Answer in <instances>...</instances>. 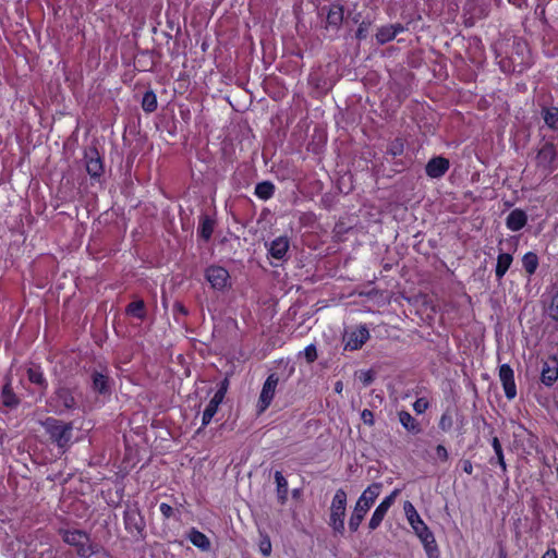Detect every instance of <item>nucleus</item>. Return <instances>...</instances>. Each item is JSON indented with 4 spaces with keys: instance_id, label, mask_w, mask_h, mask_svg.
Instances as JSON below:
<instances>
[{
    "instance_id": "43",
    "label": "nucleus",
    "mask_w": 558,
    "mask_h": 558,
    "mask_svg": "<svg viewBox=\"0 0 558 558\" xmlns=\"http://www.w3.org/2000/svg\"><path fill=\"white\" fill-rule=\"evenodd\" d=\"M495 456H496V458H492L489 460V463L492 465L498 464L500 466L501 471L506 472L507 465H506V461H505L504 451L497 452V453H495Z\"/></svg>"
},
{
    "instance_id": "42",
    "label": "nucleus",
    "mask_w": 558,
    "mask_h": 558,
    "mask_svg": "<svg viewBox=\"0 0 558 558\" xmlns=\"http://www.w3.org/2000/svg\"><path fill=\"white\" fill-rule=\"evenodd\" d=\"M549 316L555 322H558V288L551 296L549 305Z\"/></svg>"
},
{
    "instance_id": "46",
    "label": "nucleus",
    "mask_w": 558,
    "mask_h": 558,
    "mask_svg": "<svg viewBox=\"0 0 558 558\" xmlns=\"http://www.w3.org/2000/svg\"><path fill=\"white\" fill-rule=\"evenodd\" d=\"M305 357L308 362H314L317 359V351L314 344L305 348Z\"/></svg>"
},
{
    "instance_id": "51",
    "label": "nucleus",
    "mask_w": 558,
    "mask_h": 558,
    "mask_svg": "<svg viewBox=\"0 0 558 558\" xmlns=\"http://www.w3.org/2000/svg\"><path fill=\"white\" fill-rule=\"evenodd\" d=\"M275 478L277 482V488H284L287 486V480L283 477L281 472L277 471L275 474Z\"/></svg>"
},
{
    "instance_id": "17",
    "label": "nucleus",
    "mask_w": 558,
    "mask_h": 558,
    "mask_svg": "<svg viewBox=\"0 0 558 558\" xmlns=\"http://www.w3.org/2000/svg\"><path fill=\"white\" fill-rule=\"evenodd\" d=\"M407 140L402 136H396L390 140L386 147V156L391 157L395 167L405 168V163L399 159L405 151Z\"/></svg>"
},
{
    "instance_id": "2",
    "label": "nucleus",
    "mask_w": 558,
    "mask_h": 558,
    "mask_svg": "<svg viewBox=\"0 0 558 558\" xmlns=\"http://www.w3.org/2000/svg\"><path fill=\"white\" fill-rule=\"evenodd\" d=\"M43 426L52 444L64 450L70 446L72 439L73 425L71 422H63L54 417H47Z\"/></svg>"
},
{
    "instance_id": "5",
    "label": "nucleus",
    "mask_w": 558,
    "mask_h": 558,
    "mask_svg": "<svg viewBox=\"0 0 558 558\" xmlns=\"http://www.w3.org/2000/svg\"><path fill=\"white\" fill-rule=\"evenodd\" d=\"M345 507L347 495L344 490H338L331 502L329 525L340 535L344 533Z\"/></svg>"
},
{
    "instance_id": "25",
    "label": "nucleus",
    "mask_w": 558,
    "mask_h": 558,
    "mask_svg": "<svg viewBox=\"0 0 558 558\" xmlns=\"http://www.w3.org/2000/svg\"><path fill=\"white\" fill-rule=\"evenodd\" d=\"M513 263V256L510 253H499L497 256V263L495 266V276L498 282H500L509 268Z\"/></svg>"
},
{
    "instance_id": "22",
    "label": "nucleus",
    "mask_w": 558,
    "mask_h": 558,
    "mask_svg": "<svg viewBox=\"0 0 558 558\" xmlns=\"http://www.w3.org/2000/svg\"><path fill=\"white\" fill-rule=\"evenodd\" d=\"M529 217L525 210L521 208L512 209L506 218V227L512 232L522 230L527 223Z\"/></svg>"
},
{
    "instance_id": "26",
    "label": "nucleus",
    "mask_w": 558,
    "mask_h": 558,
    "mask_svg": "<svg viewBox=\"0 0 558 558\" xmlns=\"http://www.w3.org/2000/svg\"><path fill=\"white\" fill-rule=\"evenodd\" d=\"M398 418H399L400 424L403 426V428L407 432H409L413 435L421 433L422 428H421L418 421L416 418H414L410 412H408L405 410L399 411Z\"/></svg>"
},
{
    "instance_id": "30",
    "label": "nucleus",
    "mask_w": 558,
    "mask_h": 558,
    "mask_svg": "<svg viewBox=\"0 0 558 558\" xmlns=\"http://www.w3.org/2000/svg\"><path fill=\"white\" fill-rule=\"evenodd\" d=\"M522 267L529 277L533 276L539 265V258L535 252H526L522 256Z\"/></svg>"
},
{
    "instance_id": "59",
    "label": "nucleus",
    "mask_w": 558,
    "mask_h": 558,
    "mask_svg": "<svg viewBox=\"0 0 558 558\" xmlns=\"http://www.w3.org/2000/svg\"><path fill=\"white\" fill-rule=\"evenodd\" d=\"M221 0H217V2L214 3L215 7H218L220 4Z\"/></svg>"
},
{
    "instance_id": "53",
    "label": "nucleus",
    "mask_w": 558,
    "mask_h": 558,
    "mask_svg": "<svg viewBox=\"0 0 558 558\" xmlns=\"http://www.w3.org/2000/svg\"><path fill=\"white\" fill-rule=\"evenodd\" d=\"M542 558H558L556 549H547Z\"/></svg>"
},
{
    "instance_id": "44",
    "label": "nucleus",
    "mask_w": 558,
    "mask_h": 558,
    "mask_svg": "<svg viewBox=\"0 0 558 558\" xmlns=\"http://www.w3.org/2000/svg\"><path fill=\"white\" fill-rule=\"evenodd\" d=\"M361 420L365 425L373 426L375 424L374 413L368 410L364 409L361 413Z\"/></svg>"
},
{
    "instance_id": "35",
    "label": "nucleus",
    "mask_w": 558,
    "mask_h": 558,
    "mask_svg": "<svg viewBox=\"0 0 558 558\" xmlns=\"http://www.w3.org/2000/svg\"><path fill=\"white\" fill-rule=\"evenodd\" d=\"M375 38L378 45H385L387 43L392 41L396 37L393 36V32L390 25H383L378 27Z\"/></svg>"
},
{
    "instance_id": "33",
    "label": "nucleus",
    "mask_w": 558,
    "mask_h": 558,
    "mask_svg": "<svg viewBox=\"0 0 558 558\" xmlns=\"http://www.w3.org/2000/svg\"><path fill=\"white\" fill-rule=\"evenodd\" d=\"M125 526L132 534H141L143 521L137 513L129 511L125 513Z\"/></svg>"
},
{
    "instance_id": "9",
    "label": "nucleus",
    "mask_w": 558,
    "mask_h": 558,
    "mask_svg": "<svg viewBox=\"0 0 558 558\" xmlns=\"http://www.w3.org/2000/svg\"><path fill=\"white\" fill-rule=\"evenodd\" d=\"M279 384V376L277 373H271L263 384L262 391L257 401V412L260 414L265 412L271 404L277 386Z\"/></svg>"
},
{
    "instance_id": "1",
    "label": "nucleus",
    "mask_w": 558,
    "mask_h": 558,
    "mask_svg": "<svg viewBox=\"0 0 558 558\" xmlns=\"http://www.w3.org/2000/svg\"><path fill=\"white\" fill-rule=\"evenodd\" d=\"M403 509L409 524L422 542L427 556L429 558H437L438 546L436 544L435 537L428 526L422 521L414 506L410 501H405Z\"/></svg>"
},
{
    "instance_id": "19",
    "label": "nucleus",
    "mask_w": 558,
    "mask_h": 558,
    "mask_svg": "<svg viewBox=\"0 0 558 558\" xmlns=\"http://www.w3.org/2000/svg\"><path fill=\"white\" fill-rule=\"evenodd\" d=\"M558 379V359L555 355L548 356L542 363L541 381L545 386H553Z\"/></svg>"
},
{
    "instance_id": "60",
    "label": "nucleus",
    "mask_w": 558,
    "mask_h": 558,
    "mask_svg": "<svg viewBox=\"0 0 558 558\" xmlns=\"http://www.w3.org/2000/svg\"><path fill=\"white\" fill-rule=\"evenodd\" d=\"M500 558H506V554H505V553H501V554H500Z\"/></svg>"
},
{
    "instance_id": "41",
    "label": "nucleus",
    "mask_w": 558,
    "mask_h": 558,
    "mask_svg": "<svg viewBox=\"0 0 558 558\" xmlns=\"http://www.w3.org/2000/svg\"><path fill=\"white\" fill-rule=\"evenodd\" d=\"M429 408V401L422 397L417 398L413 403V410L416 414H423L425 413Z\"/></svg>"
},
{
    "instance_id": "3",
    "label": "nucleus",
    "mask_w": 558,
    "mask_h": 558,
    "mask_svg": "<svg viewBox=\"0 0 558 558\" xmlns=\"http://www.w3.org/2000/svg\"><path fill=\"white\" fill-rule=\"evenodd\" d=\"M60 533L63 541L75 547L81 557L87 558L96 553V546L90 543L89 537L85 532L80 530H61Z\"/></svg>"
},
{
    "instance_id": "24",
    "label": "nucleus",
    "mask_w": 558,
    "mask_h": 558,
    "mask_svg": "<svg viewBox=\"0 0 558 558\" xmlns=\"http://www.w3.org/2000/svg\"><path fill=\"white\" fill-rule=\"evenodd\" d=\"M216 226V220L209 215H202L199 217L197 234L204 241L208 242L211 239Z\"/></svg>"
},
{
    "instance_id": "21",
    "label": "nucleus",
    "mask_w": 558,
    "mask_h": 558,
    "mask_svg": "<svg viewBox=\"0 0 558 558\" xmlns=\"http://www.w3.org/2000/svg\"><path fill=\"white\" fill-rule=\"evenodd\" d=\"M26 376L31 384L35 385L40 395H45L48 389V380L40 365L32 364L26 369Z\"/></svg>"
},
{
    "instance_id": "13",
    "label": "nucleus",
    "mask_w": 558,
    "mask_h": 558,
    "mask_svg": "<svg viewBox=\"0 0 558 558\" xmlns=\"http://www.w3.org/2000/svg\"><path fill=\"white\" fill-rule=\"evenodd\" d=\"M510 57L519 66H522V72L532 65L531 51L525 40L515 39L513 41Z\"/></svg>"
},
{
    "instance_id": "39",
    "label": "nucleus",
    "mask_w": 558,
    "mask_h": 558,
    "mask_svg": "<svg viewBox=\"0 0 558 558\" xmlns=\"http://www.w3.org/2000/svg\"><path fill=\"white\" fill-rule=\"evenodd\" d=\"M372 25L371 20H363L361 23H359V26L355 31V38L359 41L365 40L368 37V31Z\"/></svg>"
},
{
    "instance_id": "28",
    "label": "nucleus",
    "mask_w": 558,
    "mask_h": 558,
    "mask_svg": "<svg viewBox=\"0 0 558 558\" xmlns=\"http://www.w3.org/2000/svg\"><path fill=\"white\" fill-rule=\"evenodd\" d=\"M390 507V500L389 499H385L384 501H381L377 508L375 509V511L373 512V515L369 520V523H368V526L371 530H375L377 529L383 519L385 518L388 509Z\"/></svg>"
},
{
    "instance_id": "20",
    "label": "nucleus",
    "mask_w": 558,
    "mask_h": 558,
    "mask_svg": "<svg viewBox=\"0 0 558 558\" xmlns=\"http://www.w3.org/2000/svg\"><path fill=\"white\" fill-rule=\"evenodd\" d=\"M344 16V7L340 3H332L327 10L325 22L326 29L339 31Z\"/></svg>"
},
{
    "instance_id": "49",
    "label": "nucleus",
    "mask_w": 558,
    "mask_h": 558,
    "mask_svg": "<svg viewBox=\"0 0 558 558\" xmlns=\"http://www.w3.org/2000/svg\"><path fill=\"white\" fill-rule=\"evenodd\" d=\"M389 25L393 32L395 37H397L401 33H404L408 29L407 26L403 25L402 23H395V24H389Z\"/></svg>"
},
{
    "instance_id": "50",
    "label": "nucleus",
    "mask_w": 558,
    "mask_h": 558,
    "mask_svg": "<svg viewBox=\"0 0 558 558\" xmlns=\"http://www.w3.org/2000/svg\"><path fill=\"white\" fill-rule=\"evenodd\" d=\"M159 509H160V512L162 513V515L165 518H170L173 513V509L170 505L168 504H165L162 502L160 506H159Z\"/></svg>"
},
{
    "instance_id": "37",
    "label": "nucleus",
    "mask_w": 558,
    "mask_h": 558,
    "mask_svg": "<svg viewBox=\"0 0 558 558\" xmlns=\"http://www.w3.org/2000/svg\"><path fill=\"white\" fill-rule=\"evenodd\" d=\"M453 426V411L448 408L446 409L438 422V427L441 432L447 433L450 432Z\"/></svg>"
},
{
    "instance_id": "7",
    "label": "nucleus",
    "mask_w": 558,
    "mask_h": 558,
    "mask_svg": "<svg viewBox=\"0 0 558 558\" xmlns=\"http://www.w3.org/2000/svg\"><path fill=\"white\" fill-rule=\"evenodd\" d=\"M371 338L369 329L365 324H360L343 336L344 350L356 351L360 350Z\"/></svg>"
},
{
    "instance_id": "54",
    "label": "nucleus",
    "mask_w": 558,
    "mask_h": 558,
    "mask_svg": "<svg viewBox=\"0 0 558 558\" xmlns=\"http://www.w3.org/2000/svg\"><path fill=\"white\" fill-rule=\"evenodd\" d=\"M287 493L288 490H278V499L280 502H284L287 499Z\"/></svg>"
},
{
    "instance_id": "10",
    "label": "nucleus",
    "mask_w": 558,
    "mask_h": 558,
    "mask_svg": "<svg viewBox=\"0 0 558 558\" xmlns=\"http://www.w3.org/2000/svg\"><path fill=\"white\" fill-rule=\"evenodd\" d=\"M54 405V411L62 413L64 411L74 410L76 408V400L71 388L62 386L56 389L51 397L50 405Z\"/></svg>"
},
{
    "instance_id": "23",
    "label": "nucleus",
    "mask_w": 558,
    "mask_h": 558,
    "mask_svg": "<svg viewBox=\"0 0 558 558\" xmlns=\"http://www.w3.org/2000/svg\"><path fill=\"white\" fill-rule=\"evenodd\" d=\"M290 241L288 236L281 235L274 239L269 245V255L275 259H283L289 251Z\"/></svg>"
},
{
    "instance_id": "61",
    "label": "nucleus",
    "mask_w": 558,
    "mask_h": 558,
    "mask_svg": "<svg viewBox=\"0 0 558 558\" xmlns=\"http://www.w3.org/2000/svg\"><path fill=\"white\" fill-rule=\"evenodd\" d=\"M298 493H299V490H294V495H293V496H294L295 498L298 497Z\"/></svg>"
},
{
    "instance_id": "15",
    "label": "nucleus",
    "mask_w": 558,
    "mask_h": 558,
    "mask_svg": "<svg viewBox=\"0 0 558 558\" xmlns=\"http://www.w3.org/2000/svg\"><path fill=\"white\" fill-rule=\"evenodd\" d=\"M498 376L501 381L506 398L508 400L514 399L517 397V385L512 367L509 364L500 365Z\"/></svg>"
},
{
    "instance_id": "55",
    "label": "nucleus",
    "mask_w": 558,
    "mask_h": 558,
    "mask_svg": "<svg viewBox=\"0 0 558 558\" xmlns=\"http://www.w3.org/2000/svg\"><path fill=\"white\" fill-rule=\"evenodd\" d=\"M381 487H383V485L380 483H372L366 488L377 489V488H381Z\"/></svg>"
},
{
    "instance_id": "4",
    "label": "nucleus",
    "mask_w": 558,
    "mask_h": 558,
    "mask_svg": "<svg viewBox=\"0 0 558 558\" xmlns=\"http://www.w3.org/2000/svg\"><path fill=\"white\" fill-rule=\"evenodd\" d=\"M558 154L556 145L553 142H546L537 150L535 156L536 168L546 175L553 173L557 167Z\"/></svg>"
},
{
    "instance_id": "56",
    "label": "nucleus",
    "mask_w": 558,
    "mask_h": 558,
    "mask_svg": "<svg viewBox=\"0 0 558 558\" xmlns=\"http://www.w3.org/2000/svg\"><path fill=\"white\" fill-rule=\"evenodd\" d=\"M335 389L337 392H340L342 390V383L341 381L336 383Z\"/></svg>"
},
{
    "instance_id": "31",
    "label": "nucleus",
    "mask_w": 558,
    "mask_h": 558,
    "mask_svg": "<svg viewBox=\"0 0 558 558\" xmlns=\"http://www.w3.org/2000/svg\"><path fill=\"white\" fill-rule=\"evenodd\" d=\"M542 118L545 124L553 131H558V107H544Z\"/></svg>"
},
{
    "instance_id": "32",
    "label": "nucleus",
    "mask_w": 558,
    "mask_h": 558,
    "mask_svg": "<svg viewBox=\"0 0 558 558\" xmlns=\"http://www.w3.org/2000/svg\"><path fill=\"white\" fill-rule=\"evenodd\" d=\"M190 542L202 550H208L210 548L209 538L196 529H192L189 533Z\"/></svg>"
},
{
    "instance_id": "14",
    "label": "nucleus",
    "mask_w": 558,
    "mask_h": 558,
    "mask_svg": "<svg viewBox=\"0 0 558 558\" xmlns=\"http://www.w3.org/2000/svg\"><path fill=\"white\" fill-rule=\"evenodd\" d=\"M86 171L92 179H99L104 172V161L96 147H89L85 151Z\"/></svg>"
},
{
    "instance_id": "29",
    "label": "nucleus",
    "mask_w": 558,
    "mask_h": 558,
    "mask_svg": "<svg viewBox=\"0 0 558 558\" xmlns=\"http://www.w3.org/2000/svg\"><path fill=\"white\" fill-rule=\"evenodd\" d=\"M125 314L140 320H144L147 316L145 302L140 299L129 303L125 307Z\"/></svg>"
},
{
    "instance_id": "6",
    "label": "nucleus",
    "mask_w": 558,
    "mask_h": 558,
    "mask_svg": "<svg viewBox=\"0 0 558 558\" xmlns=\"http://www.w3.org/2000/svg\"><path fill=\"white\" fill-rule=\"evenodd\" d=\"M376 495L373 494V490H364L362 496L356 501L354 510L349 520V529L352 532H356L361 522L363 521L365 514L374 504Z\"/></svg>"
},
{
    "instance_id": "48",
    "label": "nucleus",
    "mask_w": 558,
    "mask_h": 558,
    "mask_svg": "<svg viewBox=\"0 0 558 558\" xmlns=\"http://www.w3.org/2000/svg\"><path fill=\"white\" fill-rule=\"evenodd\" d=\"M460 468H461V470H462L464 473H466V474H469V475H471V474H472V472H473V464H472V462H471L470 460H468V459H464V460H461V461H460Z\"/></svg>"
},
{
    "instance_id": "52",
    "label": "nucleus",
    "mask_w": 558,
    "mask_h": 558,
    "mask_svg": "<svg viewBox=\"0 0 558 558\" xmlns=\"http://www.w3.org/2000/svg\"><path fill=\"white\" fill-rule=\"evenodd\" d=\"M492 447H493L495 453L504 451L502 450V446L500 444V440L498 439L497 436L493 437V439H492Z\"/></svg>"
},
{
    "instance_id": "27",
    "label": "nucleus",
    "mask_w": 558,
    "mask_h": 558,
    "mask_svg": "<svg viewBox=\"0 0 558 558\" xmlns=\"http://www.w3.org/2000/svg\"><path fill=\"white\" fill-rule=\"evenodd\" d=\"M276 186L271 181H262L255 185L254 194L262 201H268L274 197Z\"/></svg>"
},
{
    "instance_id": "62",
    "label": "nucleus",
    "mask_w": 558,
    "mask_h": 558,
    "mask_svg": "<svg viewBox=\"0 0 558 558\" xmlns=\"http://www.w3.org/2000/svg\"><path fill=\"white\" fill-rule=\"evenodd\" d=\"M556 472H557V476H558V465H557Z\"/></svg>"
},
{
    "instance_id": "38",
    "label": "nucleus",
    "mask_w": 558,
    "mask_h": 558,
    "mask_svg": "<svg viewBox=\"0 0 558 558\" xmlns=\"http://www.w3.org/2000/svg\"><path fill=\"white\" fill-rule=\"evenodd\" d=\"M449 459V453L444 445H437L434 452L429 454V461L434 464L445 463Z\"/></svg>"
},
{
    "instance_id": "58",
    "label": "nucleus",
    "mask_w": 558,
    "mask_h": 558,
    "mask_svg": "<svg viewBox=\"0 0 558 558\" xmlns=\"http://www.w3.org/2000/svg\"><path fill=\"white\" fill-rule=\"evenodd\" d=\"M110 492H111V490H107V493H110ZM105 493H106V490H101L102 498H104V499H107V495H106Z\"/></svg>"
},
{
    "instance_id": "12",
    "label": "nucleus",
    "mask_w": 558,
    "mask_h": 558,
    "mask_svg": "<svg viewBox=\"0 0 558 558\" xmlns=\"http://www.w3.org/2000/svg\"><path fill=\"white\" fill-rule=\"evenodd\" d=\"M92 390L98 396L109 397L112 392V379L108 374L107 367L104 371L94 369L90 374Z\"/></svg>"
},
{
    "instance_id": "34",
    "label": "nucleus",
    "mask_w": 558,
    "mask_h": 558,
    "mask_svg": "<svg viewBox=\"0 0 558 558\" xmlns=\"http://www.w3.org/2000/svg\"><path fill=\"white\" fill-rule=\"evenodd\" d=\"M158 101L157 96L153 89H148L145 92L142 98V109L146 113H151L157 110Z\"/></svg>"
},
{
    "instance_id": "57",
    "label": "nucleus",
    "mask_w": 558,
    "mask_h": 558,
    "mask_svg": "<svg viewBox=\"0 0 558 558\" xmlns=\"http://www.w3.org/2000/svg\"><path fill=\"white\" fill-rule=\"evenodd\" d=\"M360 17H361V13H357V14L352 19V21H353L354 23H361V22H360Z\"/></svg>"
},
{
    "instance_id": "8",
    "label": "nucleus",
    "mask_w": 558,
    "mask_h": 558,
    "mask_svg": "<svg viewBox=\"0 0 558 558\" xmlns=\"http://www.w3.org/2000/svg\"><path fill=\"white\" fill-rule=\"evenodd\" d=\"M205 279L208 281L210 287L217 291H225L230 288V274L222 267L217 265H210L205 269Z\"/></svg>"
},
{
    "instance_id": "18",
    "label": "nucleus",
    "mask_w": 558,
    "mask_h": 558,
    "mask_svg": "<svg viewBox=\"0 0 558 558\" xmlns=\"http://www.w3.org/2000/svg\"><path fill=\"white\" fill-rule=\"evenodd\" d=\"M450 168V161L444 156L432 157L426 166L425 173L430 179H439L444 177Z\"/></svg>"
},
{
    "instance_id": "45",
    "label": "nucleus",
    "mask_w": 558,
    "mask_h": 558,
    "mask_svg": "<svg viewBox=\"0 0 558 558\" xmlns=\"http://www.w3.org/2000/svg\"><path fill=\"white\" fill-rule=\"evenodd\" d=\"M259 550L264 556H269L271 553V543L268 537L260 541Z\"/></svg>"
},
{
    "instance_id": "36",
    "label": "nucleus",
    "mask_w": 558,
    "mask_h": 558,
    "mask_svg": "<svg viewBox=\"0 0 558 558\" xmlns=\"http://www.w3.org/2000/svg\"><path fill=\"white\" fill-rule=\"evenodd\" d=\"M499 68L501 72L505 74H511V73H522V66H519L515 61L509 56L501 58L498 61Z\"/></svg>"
},
{
    "instance_id": "11",
    "label": "nucleus",
    "mask_w": 558,
    "mask_h": 558,
    "mask_svg": "<svg viewBox=\"0 0 558 558\" xmlns=\"http://www.w3.org/2000/svg\"><path fill=\"white\" fill-rule=\"evenodd\" d=\"M228 389V381L225 379L221 384L218 390L215 392L213 398L209 400L208 404L206 405L203 416H202V427H206L215 416V414L218 411L219 405L225 399V396L227 393Z\"/></svg>"
},
{
    "instance_id": "47",
    "label": "nucleus",
    "mask_w": 558,
    "mask_h": 558,
    "mask_svg": "<svg viewBox=\"0 0 558 558\" xmlns=\"http://www.w3.org/2000/svg\"><path fill=\"white\" fill-rule=\"evenodd\" d=\"M173 312H174V314H180L182 316H187L189 315V310L181 302H175L173 304Z\"/></svg>"
},
{
    "instance_id": "16",
    "label": "nucleus",
    "mask_w": 558,
    "mask_h": 558,
    "mask_svg": "<svg viewBox=\"0 0 558 558\" xmlns=\"http://www.w3.org/2000/svg\"><path fill=\"white\" fill-rule=\"evenodd\" d=\"M3 385L0 390V401L1 404L10 410L19 408L21 404V398L13 389L12 385V376L7 375L3 379Z\"/></svg>"
},
{
    "instance_id": "40",
    "label": "nucleus",
    "mask_w": 558,
    "mask_h": 558,
    "mask_svg": "<svg viewBox=\"0 0 558 558\" xmlns=\"http://www.w3.org/2000/svg\"><path fill=\"white\" fill-rule=\"evenodd\" d=\"M478 11H480V12H478V14H477V15H470V16H466V13L464 14V24H465V26L471 27V26H473V25L475 24V21H476V20H481V19H485V17H487V15H488V11H487V9H486V8L481 7V8L478 9Z\"/></svg>"
}]
</instances>
